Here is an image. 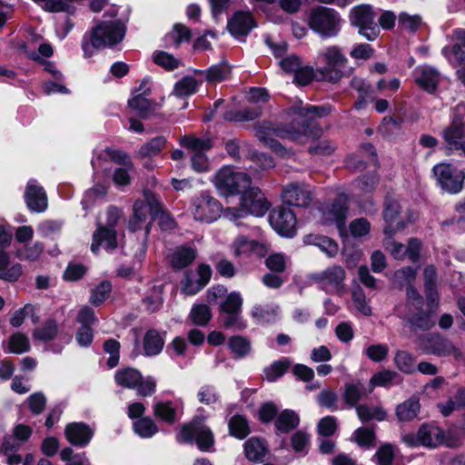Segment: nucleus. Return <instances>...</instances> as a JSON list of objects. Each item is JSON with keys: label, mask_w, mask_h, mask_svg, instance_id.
Wrapping results in <instances>:
<instances>
[{"label": "nucleus", "mask_w": 465, "mask_h": 465, "mask_svg": "<svg viewBox=\"0 0 465 465\" xmlns=\"http://www.w3.org/2000/svg\"><path fill=\"white\" fill-rule=\"evenodd\" d=\"M330 113V106H292L287 112L292 118L291 123L257 122L252 125L254 135L272 150L280 153L284 148L276 138L298 141L303 136L317 135L321 129L314 120L327 116Z\"/></svg>", "instance_id": "obj_1"}, {"label": "nucleus", "mask_w": 465, "mask_h": 465, "mask_svg": "<svg viewBox=\"0 0 465 465\" xmlns=\"http://www.w3.org/2000/svg\"><path fill=\"white\" fill-rule=\"evenodd\" d=\"M125 31V25L120 20L99 23L83 35L81 46L84 56L92 57L94 50L119 44L124 39Z\"/></svg>", "instance_id": "obj_2"}, {"label": "nucleus", "mask_w": 465, "mask_h": 465, "mask_svg": "<svg viewBox=\"0 0 465 465\" xmlns=\"http://www.w3.org/2000/svg\"><path fill=\"white\" fill-rule=\"evenodd\" d=\"M417 344L427 354L437 357H453L455 361L463 360L464 354L454 342L438 331L417 336Z\"/></svg>", "instance_id": "obj_3"}, {"label": "nucleus", "mask_w": 465, "mask_h": 465, "mask_svg": "<svg viewBox=\"0 0 465 465\" xmlns=\"http://www.w3.org/2000/svg\"><path fill=\"white\" fill-rule=\"evenodd\" d=\"M465 104L460 103L453 109V116L450 124L441 131L444 147L448 152L461 150L465 156Z\"/></svg>", "instance_id": "obj_4"}, {"label": "nucleus", "mask_w": 465, "mask_h": 465, "mask_svg": "<svg viewBox=\"0 0 465 465\" xmlns=\"http://www.w3.org/2000/svg\"><path fill=\"white\" fill-rule=\"evenodd\" d=\"M217 190L225 196L240 194L252 184L250 175L242 172H235L230 166L220 169L213 178Z\"/></svg>", "instance_id": "obj_5"}, {"label": "nucleus", "mask_w": 465, "mask_h": 465, "mask_svg": "<svg viewBox=\"0 0 465 465\" xmlns=\"http://www.w3.org/2000/svg\"><path fill=\"white\" fill-rule=\"evenodd\" d=\"M401 206L399 201L391 194L387 193L383 202V220L385 227L383 232L389 239L397 232L402 231L416 219V214L411 213L407 218L401 215Z\"/></svg>", "instance_id": "obj_6"}, {"label": "nucleus", "mask_w": 465, "mask_h": 465, "mask_svg": "<svg viewBox=\"0 0 465 465\" xmlns=\"http://www.w3.org/2000/svg\"><path fill=\"white\" fill-rule=\"evenodd\" d=\"M145 77L140 80L138 87L131 92V97L127 101L125 114L130 123L129 130L142 134L144 131L142 120H145Z\"/></svg>", "instance_id": "obj_7"}, {"label": "nucleus", "mask_w": 465, "mask_h": 465, "mask_svg": "<svg viewBox=\"0 0 465 465\" xmlns=\"http://www.w3.org/2000/svg\"><path fill=\"white\" fill-rule=\"evenodd\" d=\"M340 21L341 19L334 10L319 6L312 10L309 17V25L321 35L331 37L338 34Z\"/></svg>", "instance_id": "obj_8"}, {"label": "nucleus", "mask_w": 465, "mask_h": 465, "mask_svg": "<svg viewBox=\"0 0 465 465\" xmlns=\"http://www.w3.org/2000/svg\"><path fill=\"white\" fill-rule=\"evenodd\" d=\"M345 270L340 265H333L322 272L312 274L310 279L320 284L326 292L341 295L345 289Z\"/></svg>", "instance_id": "obj_9"}, {"label": "nucleus", "mask_w": 465, "mask_h": 465, "mask_svg": "<svg viewBox=\"0 0 465 465\" xmlns=\"http://www.w3.org/2000/svg\"><path fill=\"white\" fill-rule=\"evenodd\" d=\"M375 16L370 5L356 6L351 12V23L359 27V33L370 41L375 40L380 33Z\"/></svg>", "instance_id": "obj_10"}, {"label": "nucleus", "mask_w": 465, "mask_h": 465, "mask_svg": "<svg viewBox=\"0 0 465 465\" xmlns=\"http://www.w3.org/2000/svg\"><path fill=\"white\" fill-rule=\"evenodd\" d=\"M433 173L441 188L449 193H456L462 189L465 175L449 163L434 166Z\"/></svg>", "instance_id": "obj_11"}, {"label": "nucleus", "mask_w": 465, "mask_h": 465, "mask_svg": "<svg viewBox=\"0 0 465 465\" xmlns=\"http://www.w3.org/2000/svg\"><path fill=\"white\" fill-rule=\"evenodd\" d=\"M180 437L183 441L195 440L202 450H207L213 444V433L208 427L199 421L183 425Z\"/></svg>", "instance_id": "obj_12"}, {"label": "nucleus", "mask_w": 465, "mask_h": 465, "mask_svg": "<svg viewBox=\"0 0 465 465\" xmlns=\"http://www.w3.org/2000/svg\"><path fill=\"white\" fill-rule=\"evenodd\" d=\"M270 223L279 233L291 237L296 230L297 219L292 209L285 206H279L270 213Z\"/></svg>", "instance_id": "obj_13"}, {"label": "nucleus", "mask_w": 465, "mask_h": 465, "mask_svg": "<svg viewBox=\"0 0 465 465\" xmlns=\"http://www.w3.org/2000/svg\"><path fill=\"white\" fill-rule=\"evenodd\" d=\"M242 194L240 206L245 213L262 216L270 207L269 203L258 187L250 185Z\"/></svg>", "instance_id": "obj_14"}, {"label": "nucleus", "mask_w": 465, "mask_h": 465, "mask_svg": "<svg viewBox=\"0 0 465 465\" xmlns=\"http://www.w3.org/2000/svg\"><path fill=\"white\" fill-rule=\"evenodd\" d=\"M419 434L423 446L434 448L440 444H446L448 447L456 448L460 445L457 439L446 436L440 428L432 424H422L419 428Z\"/></svg>", "instance_id": "obj_15"}, {"label": "nucleus", "mask_w": 465, "mask_h": 465, "mask_svg": "<svg viewBox=\"0 0 465 465\" xmlns=\"http://www.w3.org/2000/svg\"><path fill=\"white\" fill-rule=\"evenodd\" d=\"M222 205L213 197L203 194L193 204V216L196 220L212 223L220 217Z\"/></svg>", "instance_id": "obj_16"}, {"label": "nucleus", "mask_w": 465, "mask_h": 465, "mask_svg": "<svg viewBox=\"0 0 465 465\" xmlns=\"http://www.w3.org/2000/svg\"><path fill=\"white\" fill-rule=\"evenodd\" d=\"M94 431L85 422L74 421L65 426L64 437L67 441L75 447L84 448L87 446L93 439Z\"/></svg>", "instance_id": "obj_17"}, {"label": "nucleus", "mask_w": 465, "mask_h": 465, "mask_svg": "<svg viewBox=\"0 0 465 465\" xmlns=\"http://www.w3.org/2000/svg\"><path fill=\"white\" fill-rule=\"evenodd\" d=\"M26 207L31 213H44L48 206L47 194L41 185L35 181L27 183L25 194Z\"/></svg>", "instance_id": "obj_18"}, {"label": "nucleus", "mask_w": 465, "mask_h": 465, "mask_svg": "<svg viewBox=\"0 0 465 465\" xmlns=\"http://www.w3.org/2000/svg\"><path fill=\"white\" fill-rule=\"evenodd\" d=\"M348 206L347 199L344 195H339L335 198L330 207L322 209L323 224L335 223L338 228H341L346 220Z\"/></svg>", "instance_id": "obj_19"}, {"label": "nucleus", "mask_w": 465, "mask_h": 465, "mask_svg": "<svg viewBox=\"0 0 465 465\" xmlns=\"http://www.w3.org/2000/svg\"><path fill=\"white\" fill-rule=\"evenodd\" d=\"M437 306H435V308H433V306H430L428 311L420 310L408 316L406 318V322L409 324L411 331L416 332L418 331H430L436 323L434 318Z\"/></svg>", "instance_id": "obj_20"}, {"label": "nucleus", "mask_w": 465, "mask_h": 465, "mask_svg": "<svg viewBox=\"0 0 465 465\" xmlns=\"http://www.w3.org/2000/svg\"><path fill=\"white\" fill-rule=\"evenodd\" d=\"M105 243L106 251H113L117 248V232L115 229L105 228L100 223H97V229L93 233V242L91 252L97 254L103 243Z\"/></svg>", "instance_id": "obj_21"}, {"label": "nucleus", "mask_w": 465, "mask_h": 465, "mask_svg": "<svg viewBox=\"0 0 465 465\" xmlns=\"http://www.w3.org/2000/svg\"><path fill=\"white\" fill-rule=\"evenodd\" d=\"M114 380L117 385L134 389L137 387L138 393L145 396V385L143 382L142 374L134 368H123L116 371Z\"/></svg>", "instance_id": "obj_22"}, {"label": "nucleus", "mask_w": 465, "mask_h": 465, "mask_svg": "<svg viewBox=\"0 0 465 465\" xmlns=\"http://www.w3.org/2000/svg\"><path fill=\"white\" fill-rule=\"evenodd\" d=\"M256 26L252 14L248 11H238L228 21L227 28L234 36L247 35Z\"/></svg>", "instance_id": "obj_23"}, {"label": "nucleus", "mask_w": 465, "mask_h": 465, "mask_svg": "<svg viewBox=\"0 0 465 465\" xmlns=\"http://www.w3.org/2000/svg\"><path fill=\"white\" fill-rule=\"evenodd\" d=\"M282 198L288 205L305 207L312 201L311 193L302 188L298 183H290L282 192Z\"/></svg>", "instance_id": "obj_24"}, {"label": "nucleus", "mask_w": 465, "mask_h": 465, "mask_svg": "<svg viewBox=\"0 0 465 465\" xmlns=\"http://www.w3.org/2000/svg\"><path fill=\"white\" fill-rule=\"evenodd\" d=\"M440 79V73L435 68L423 66L419 70L415 82L425 92L434 94L437 91Z\"/></svg>", "instance_id": "obj_25"}, {"label": "nucleus", "mask_w": 465, "mask_h": 465, "mask_svg": "<svg viewBox=\"0 0 465 465\" xmlns=\"http://www.w3.org/2000/svg\"><path fill=\"white\" fill-rule=\"evenodd\" d=\"M197 251L189 246L177 247L171 255V266L176 270H182L189 266L195 260Z\"/></svg>", "instance_id": "obj_26"}, {"label": "nucleus", "mask_w": 465, "mask_h": 465, "mask_svg": "<svg viewBox=\"0 0 465 465\" xmlns=\"http://www.w3.org/2000/svg\"><path fill=\"white\" fill-rule=\"evenodd\" d=\"M420 410V400L412 396L396 408V416L400 421H411L418 416Z\"/></svg>", "instance_id": "obj_27"}, {"label": "nucleus", "mask_w": 465, "mask_h": 465, "mask_svg": "<svg viewBox=\"0 0 465 465\" xmlns=\"http://www.w3.org/2000/svg\"><path fill=\"white\" fill-rule=\"evenodd\" d=\"M303 241L306 244L318 246L330 257H334L338 253L339 247L337 242L327 236L308 234L304 237Z\"/></svg>", "instance_id": "obj_28"}, {"label": "nucleus", "mask_w": 465, "mask_h": 465, "mask_svg": "<svg viewBox=\"0 0 465 465\" xmlns=\"http://www.w3.org/2000/svg\"><path fill=\"white\" fill-rule=\"evenodd\" d=\"M145 407L142 402H134L128 407V417L132 420L137 419L134 422V430L141 438H145V417L143 413Z\"/></svg>", "instance_id": "obj_29"}, {"label": "nucleus", "mask_w": 465, "mask_h": 465, "mask_svg": "<svg viewBox=\"0 0 465 465\" xmlns=\"http://www.w3.org/2000/svg\"><path fill=\"white\" fill-rule=\"evenodd\" d=\"M300 418L292 410H284L277 416L275 427L282 433H288L298 427Z\"/></svg>", "instance_id": "obj_30"}, {"label": "nucleus", "mask_w": 465, "mask_h": 465, "mask_svg": "<svg viewBox=\"0 0 465 465\" xmlns=\"http://www.w3.org/2000/svg\"><path fill=\"white\" fill-rule=\"evenodd\" d=\"M145 222V200L138 199L133 205V214L128 221L129 232H135L143 229Z\"/></svg>", "instance_id": "obj_31"}, {"label": "nucleus", "mask_w": 465, "mask_h": 465, "mask_svg": "<svg viewBox=\"0 0 465 465\" xmlns=\"http://www.w3.org/2000/svg\"><path fill=\"white\" fill-rule=\"evenodd\" d=\"M356 411L362 422H368L371 420L382 421L387 418L386 411L381 406L360 404L356 406Z\"/></svg>", "instance_id": "obj_32"}, {"label": "nucleus", "mask_w": 465, "mask_h": 465, "mask_svg": "<svg viewBox=\"0 0 465 465\" xmlns=\"http://www.w3.org/2000/svg\"><path fill=\"white\" fill-rule=\"evenodd\" d=\"M244 453L250 461H262L266 454V448L260 439L253 437L244 443Z\"/></svg>", "instance_id": "obj_33"}, {"label": "nucleus", "mask_w": 465, "mask_h": 465, "mask_svg": "<svg viewBox=\"0 0 465 465\" xmlns=\"http://www.w3.org/2000/svg\"><path fill=\"white\" fill-rule=\"evenodd\" d=\"M57 334V322L55 319L50 318L41 327L35 329L33 336L37 341L47 342L54 340Z\"/></svg>", "instance_id": "obj_34"}, {"label": "nucleus", "mask_w": 465, "mask_h": 465, "mask_svg": "<svg viewBox=\"0 0 465 465\" xmlns=\"http://www.w3.org/2000/svg\"><path fill=\"white\" fill-rule=\"evenodd\" d=\"M31 350L29 338L23 332L17 331L10 335L8 339L7 352L23 354Z\"/></svg>", "instance_id": "obj_35"}, {"label": "nucleus", "mask_w": 465, "mask_h": 465, "mask_svg": "<svg viewBox=\"0 0 465 465\" xmlns=\"http://www.w3.org/2000/svg\"><path fill=\"white\" fill-rule=\"evenodd\" d=\"M365 396H367L366 388L361 382L345 384L343 400L349 406H356L358 401Z\"/></svg>", "instance_id": "obj_36"}, {"label": "nucleus", "mask_w": 465, "mask_h": 465, "mask_svg": "<svg viewBox=\"0 0 465 465\" xmlns=\"http://www.w3.org/2000/svg\"><path fill=\"white\" fill-rule=\"evenodd\" d=\"M196 74H204L209 83L220 82L227 78L231 74V67L226 62L211 66L206 71H196Z\"/></svg>", "instance_id": "obj_37"}, {"label": "nucleus", "mask_w": 465, "mask_h": 465, "mask_svg": "<svg viewBox=\"0 0 465 465\" xmlns=\"http://www.w3.org/2000/svg\"><path fill=\"white\" fill-rule=\"evenodd\" d=\"M111 292V282L104 280L94 289H92L89 302L95 307H99L108 299Z\"/></svg>", "instance_id": "obj_38"}, {"label": "nucleus", "mask_w": 465, "mask_h": 465, "mask_svg": "<svg viewBox=\"0 0 465 465\" xmlns=\"http://www.w3.org/2000/svg\"><path fill=\"white\" fill-rule=\"evenodd\" d=\"M152 59L155 64L166 71H173L178 68L182 62L173 54L164 51H156L153 54Z\"/></svg>", "instance_id": "obj_39"}, {"label": "nucleus", "mask_w": 465, "mask_h": 465, "mask_svg": "<svg viewBox=\"0 0 465 465\" xmlns=\"http://www.w3.org/2000/svg\"><path fill=\"white\" fill-rule=\"evenodd\" d=\"M45 245L41 242H35L34 244H26L23 249H17L15 252L16 258L21 261L26 260L35 262L39 259L43 253Z\"/></svg>", "instance_id": "obj_40"}, {"label": "nucleus", "mask_w": 465, "mask_h": 465, "mask_svg": "<svg viewBox=\"0 0 465 465\" xmlns=\"http://www.w3.org/2000/svg\"><path fill=\"white\" fill-rule=\"evenodd\" d=\"M213 317L210 307L206 304H194L190 312V318L196 325L206 326Z\"/></svg>", "instance_id": "obj_41"}, {"label": "nucleus", "mask_w": 465, "mask_h": 465, "mask_svg": "<svg viewBox=\"0 0 465 465\" xmlns=\"http://www.w3.org/2000/svg\"><path fill=\"white\" fill-rule=\"evenodd\" d=\"M415 361L413 355L406 351H398L395 353L396 367L406 374H412L415 371Z\"/></svg>", "instance_id": "obj_42"}, {"label": "nucleus", "mask_w": 465, "mask_h": 465, "mask_svg": "<svg viewBox=\"0 0 465 465\" xmlns=\"http://www.w3.org/2000/svg\"><path fill=\"white\" fill-rule=\"evenodd\" d=\"M103 349L106 353L110 354L106 362L107 366L110 369L116 367L120 360V342L113 338L107 339L104 341Z\"/></svg>", "instance_id": "obj_43"}, {"label": "nucleus", "mask_w": 465, "mask_h": 465, "mask_svg": "<svg viewBox=\"0 0 465 465\" xmlns=\"http://www.w3.org/2000/svg\"><path fill=\"white\" fill-rule=\"evenodd\" d=\"M234 256L239 257L242 254H247L251 252H258L262 246L256 241L248 240L245 236L240 235L233 242Z\"/></svg>", "instance_id": "obj_44"}, {"label": "nucleus", "mask_w": 465, "mask_h": 465, "mask_svg": "<svg viewBox=\"0 0 465 465\" xmlns=\"http://www.w3.org/2000/svg\"><path fill=\"white\" fill-rule=\"evenodd\" d=\"M230 433L238 438L243 439L250 433L246 419L241 415H234L229 421Z\"/></svg>", "instance_id": "obj_45"}, {"label": "nucleus", "mask_w": 465, "mask_h": 465, "mask_svg": "<svg viewBox=\"0 0 465 465\" xmlns=\"http://www.w3.org/2000/svg\"><path fill=\"white\" fill-rule=\"evenodd\" d=\"M326 66L344 67L347 63L346 57L337 46H331L322 54Z\"/></svg>", "instance_id": "obj_46"}, {"label": "nucleus", "mask_w": 465, "mask_h": 465, "mask_svg": "<svg viewBox=\"0 0 465 465\" xmlns=\"http://www.w3.org/2000/svg\"><path fill=\"white\" fill-rule=\"evenodd\" d=\"M198 83L191 76H185L178 81L173 88V94L176 96H187L195 93Z\"/></svg>", "instance_id": "obj_47"}, {"label": "nucleus", "mask_w": 465, "mask_h": 465, "mask_svg": "<svg viewBox=\"0 0 465 465\" xmlns=\"http://www.w3.org/2000/svg\"><path fill=\"white\" fill-rule=\"evenodd\" d=\"M228 345L236 358L247 355L251 350L250 341L242 336L231 337Z\"/></svg>", "instance_id": "obj_48"}, {"label": "nucleus", "mask_w": 465, "mask_h": 465, "mask_svg": "<svg viewBox=\"0 0 465 465\" xmlns=\"http://www.w3.org/2000/svg\"><path fill=\"white\" fill-rule=\"evenodd\" d=\"M153 413L157 418L169 424L175 422L176 411L172 407V403L169 401L155 404Z\"/></svg>", "instance_id": "obj_49"}, {"label": "nucleus", "mask_w": 465, "mask_h": 465, "mask_svg": "<svg viewBox=\"0 0 465 465\" xmlns=\"http://www.w3.org/2000/svg\"><path fill=\"white\" fill-rule=\"evenodd\" d=\"M181 144L194 153H203L211 149L212 142L209 139H200L193 136L185 135L181 139Z\"/></svg>", "instance_id": "obj_50"}, {"label": "nucleus", "mask_w": 465, "mask_h": 465, "mask_svg": "<svg viewBox=\"0 0 465 465\" xmlns=\"http://www.w3.org/2000/svg\"><path fill=\"white\" fill-rule=\"evenodd\" d=\"M354 440L357 444L363 448H371L374 446L376 435L372 429L361 427L357 429L354 433Z\"/></svg>", "instance_id": "obj_51"}, {"label": "nucleus", "mask_w": 465, "mask_h": 465, "mask_svg": "<svg viewBox=\"0 0 465 465\" xmlns=\"http://www.w3.org/2000/svg\"><path fill=\"white\" fill-rule=\"evenodd\" d=\"M242 299L237 292L227 295L224 302L221 303L220 310L225 313H240L242 311Z\"/></svg>", "instance_id": "obj_52"}, {"label": "nucleus", "mask_w": 465, "mask_h": 465, "mask_svg": "<svg viewBox=\"0 0 465 465\" xmlns=\"http://www.w3.org/2000/svg\"><path fill=\"white\" fill-rule=\"evenodd\" d=\"M291 362L288 360L274 361L270 367L264 370L266 379L273 381L282 376L290 368Z\"/></svg>", "instance_id": "obj_53"}, {"label": "nucleus", "mask_w": 465, "mask_h": 465, "mask_svg": "<svg viewBox=\"0 0 465 465\" xmlns=\"http://www.w3.org/2000/svg\"><path fill=\"white\" fill-rule=\"evenodd\" d=\"M104 152L113 163L123 165L124 167H128L130 169L133 168V162L129 154L123 150L106 147Z\"/></svg>", "instance_id": "obj_54"}, {"label": "nucleus", "mask_w": 465, "mask_h": 465, "mask_svg": "<svg viewBox=\"0 0 465 465\" xmlns=\"http://www.w3.org/2000/svg\"><path fill=\"white\" fill-rule=\"evenodd\" d=\"M75 321L81 327L93 328V326L98 322V318L93 308L88 305H84L78 311Z\"/></svg>", "instance_id": "obj_55"}, {"label": "nucleus", "mask_w": 465, "mask_h": 465, "mask_svg": "<svg viewBox=\"0 0 465 465\" xmlns=\"http://www.w3.org/2000/svg\"><path fill=\"white\" fill-rule=\"evenodd\" d=\"M87 272V268L82 263L69 262L64 272L63 278L68 282H77Z\"/></svg>", "instance_id": "obj_56"}, {"label": "nucleus", "mask_w": 465, "mask_h": 465, "mask_svg": "<svg viewBox=\"0 0 465 465\" xmlns=\"http://www.w3.org/2000/svg\"><path fill=\"white\" fill-rule=\"evenodd\" d=\"M355 183L361 191L366 193H372L379 183V176L376 173H371L359 176Z\"/></svg>", "instance_id": "obj_57"}, {"label": "nucleus", "mask_w": 465, "mask_h": 465, "mask_svg": "<svg viewBox=\"0 0 465 465\" xmlns=\"http://www.w3.org/2000/svg\"><path fill=\"white\" fill-rule=\"evenodd\" d=\"M422 19L418 15H409L407 13H401L399 15V26L404 30L410 32H416L420 27Z\"/></svg>", "instance_id": "obj_58"}, {"label": "nucleus", "mask_w": 465, "mask_h": 465, "mask_svg": "<svg viewBox=\"0 0 465 465\" xmlns=\"http://www.w3.org/2000/svg\"><path fill=\"white\" fill-rule=\"evenodd\" d=\"M163 344V339L155 330L147 331V356L158 354Z\"/></svg>", "instance_id": "obj_59"}, {"label": "nucleus", "mask_w": 465, "mask_h": 465, "mask_svg": "<svg viewBox=\"0 0 465 465\" xmlns=\"http://www.w3.org/2000/svg\"><path fill=\"white\" fill-rule=\"evenodd\" d=\"M28 409L35 415L41 414L46 406V398L41 391L34 392L27 398Z\"/></svg>", "instance_id": "obj_60"}, {"label": "nucleus", "mask_w": 465, "mask_h": 465, "mask_svg": "<svg viewBox=\"0 0 465 465\" xmlns=\"http://www.w3.org/2000/svg\"><path fill=\"white\" fill-rule=\"evenodd\" d=\"M342 67L323 66L317 70L320 79L330 83H338L343 76Z\"/></svg>", "instance_id": "obj_61"}, {"label": "nucleus", "mask_w": 465, "mask_h": 465, "mask_svg": "<svg viewBox=\"0 0 465 465\" xmlns=\"http://www.w3.org/2000/svg\"><path fill=\"white\" fill-rule=\"evenodd\" d=\"M193 272L187 271L182 281V291L186 295H193L201 291L203 287L198 281L193 280Z\"/></svg>", "instance_id": "obj_62"}, {"label": "nucleus", "mask_w": 465, "mask_h": 465, "mask_svg": "<svg viewBox=\"0 0 465 465\" xmlns=\"http://www.w3.org/2000/svg\"><path fill=\"white\" fill-rule=\"evenodd\" d=\"M318 402L322 407L337 410L338 395L332 389L322 390L318 395Z\"/></svg>", "instance_id": "obj_63"}, {"label": "nucleus", "mask_w": 465, "mask_h": 465, "mask_svg": "<svg viewBox=\"0 0 465 465\" xmlns=\"http://www.w3.org/2000/svg\"><path fill=\"white\" fill-rule=\"evenodd\" d=\"M394 456L392 445L389 443L381 446L375 454L378 465H392Z\"/></svg>", "instance_id": "obj_64"}]
</instances>
